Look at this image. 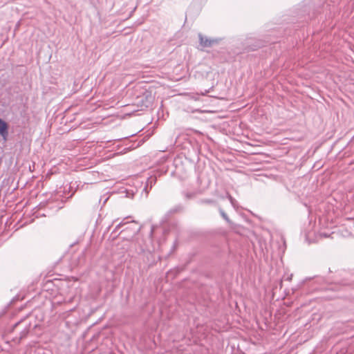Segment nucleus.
Listing matches in <instances>:
<instances>
[{
	"label": "nucleus",
	"mask_w": 354,
	"mask_h": 354,
	"mask_svg": "<svg viewBox=\"0 0 354 354\" xmlns=\"http://www.w3.org/2000/svg\"><path fill=\"white\" fill-rule=\"evenodd\" d=\"M198 203L200 204H205V205H216V202L213 200V199H210V198H204V199H201Z\"/></svg>",
	"instance_id": "5"
},
{
	"label": "nucleus",
	"mask_w": 354,
	"mask_h": 354,
	"mask_svg": "<svg viewBox=\"0 0 354 354\" xmlns=\"http://www.w3.org/2000/svg\"><path fill=\"white\" fill-rule=\"evenodd\" d=\"M23 324L22 322H19L17 323H16L14 326H13V328H12V332L13 333H17V330H18V328Z\"/></svg>",
	"instance_id": "7"
},
{
	"label": "nucleus",
	"mask_w": 354,
	"mask_h": 354,
	"mask_svg": "<svg viewBox=\"0 0 354 354\" xmlns=\"http://www.w3.org/2000/svg\"><path fill=\"white\" fill-rule=\"evenodd\" d=\"M183 209V207L180 205H178L172 208H171L169 211L165 214V221H167L169 219H171L173 216L176 214H178L181 212Z\"/></svg>",
	"instance_id": "2"
},
{
	"label": "nucleus",
	"mask_w": 354,
	"mask_h": 354,
	"mask_svg": "<svg viewBox=\"0 0 354 354\" xmlns=\"http://www.w3.org/2000/svg\"><path fill=\"white\" fill-rule=\"evenodd\" d=\"M228 198L232 203V204H234V198L230 195H228Z\"/></svg>",
	"instance_id": "9"
},
{
	"label": "nucleus",
	"mask_w": 354,
	"mask_h": 354,
	"mask_svg": "<svg viewBox=\"0 0 354 354\" xmlns=\"http://www.w3.org/2000/svg\"><path fill=\"white\" fill-rule=\"evenodd\" d=\"M8 124L0 118V135L4 140H6L8 136Z\"/></svg>",
	"instance_id": "3"
},
{
	"label": "nucleus",
	"mask_w": 354,
	"mask_h": 354,
	"mask_svg": "<svg viewBox=\"0 0 354 354\" xmlns=\"http://www.w3.org/2000/svg\"><path fill=\"white\" fill-rule=\"evenodd\" d=\"M220 214L222 216V218L225 220L226 221H229V218L227 216V215L226 214V213L221 209H220Z\"/></svg>",
	"instance_id": "8"
},
{
	"label": "nucleus",
	"mask_w": 354,
	"mask_h": 354,
	"mask_svg": "<svg viewBox=\"0 0 354 354\" xmlns=\"http://www.w3.org/2000/svg\"><path fill=\"white\" fill-rule=\"evenodd\" d=\"M199 43L203 48L212 47V46L218 44L219 39H209L203 36L202 34H198Z\"/></svg>",
	"instance_id": "1"
},
{
	"label": "nucleus",
	"mask_w": 354,
	"mask_h": 354,
	"mask_svg": "<svg viewBox=\"0 0 354 354\" xmlns=\"http://www.w3.org/2000/svg\"><path fill=\"white\" fill-rule=\"evenodd\" d=\"M130 218H132V217L131 216H126L125 218H124V219Z\"/></svg>",
	"instance_id": "10"
},
{
	"label": "nucleus",
	"mask_w": 354,
	"mask_h": 354,
	"mask_svg": "<svg viewBox=\"0 0 354 354\" xmlns=\"http://www.w3.org/2000/svg\"><path fill=\"white\" fill-rule=\"evenodd\" d=\"M28 333V328L27 326H26L22 330L19 331V337H18L19 341H20L22 338L25 337ZM17 338V337H16Z\"/></svg>",
	"instance_id": "6"
},
{
	"label": "nucleus",
	"mask_w": 354,
	"mask_h": 354,
	"mask_svg": "<svg viewBox=\"0 0 354 354\" xmlns=\"http://www.w3.org/2000/svg\"><path fill=\"white\" fill-rule=\"evenodd\" d=\"M200 194L199 191L184 192L183 196L186 199L189 200L196 198Z\"/></svg>",
	"instance_id": "4"
}]
</instances>
